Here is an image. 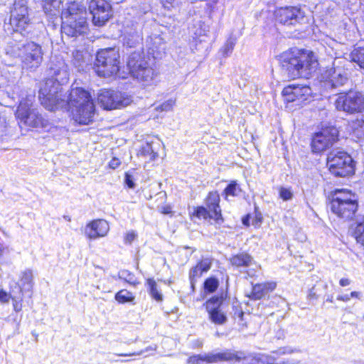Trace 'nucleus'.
Instances as JSON below:
<instances>
[{
  "mask_svg": "<svg viewBox=\"0 0 364 364\" xmlns=\"http://www.w3.org/2000/svg\"><path fill=\"white\" fill-rule=\"evenodd\" d=\"M279 61L282 71L289 79L309 78L318 65L312 52L297 48L282 53Z\"/></svg>",
  "mask_w": 364,
  "mask_h": 364,
  "instance_id": "nucleus-1",
  "label": "nucleus"
},
{
  "mask_svg": "<svg viewBox=\"0 0 364 364\" xmlns=\"http://www.w3.org/2000/svg\"><path fill=\"white\" fill-rule=\"evenodd\" d=\"M53 75L55 80H47L39 90V100L42 105L48 110L65 105L61 98L60 85L66 83L69 79L68 66L63 62L60 63L58 68H53Z\"/></svg>",
  "mask_w": 364,
  "mask_h": 364,
  "instance_id": "nucleus-2",
  "label": "nucleus"
},
{
  "mask_svg": "<svg viewBox=\"0 0 364 364\" xmlns=\"http://www.w3.org/2000/svg\"><path fill=\"white\" fill-rule=\"evenodd\" d=\"M62 31L68 36L74 37L86 32L87 28L85 7L77 2L70 3L62 12Z\"/></svg>",
  "mask_w": 364,
  "mask_h": 364,
  "instance_id": "nucleus-3",
  "label": "nucleus"
},
{
  "mask_svg": "<svg viewBox=\"0 0 364 364\" xmlns=\"http://www.w3.org/2000/svg\"><path fill=\"white\" fill-rule=\"evenodd\" d=\"M7 53L19 58L23 68L27 70H36L43 60L42 47L34 41L16 43L9 46Z\"/></svg>",
  "mask_w": 364,
  "mask_h": 364,
  "instance_id": "nucleus-4",
  "label": "nucleus"
},
{
  "mask_svg": "<svg viewBox=\"0 0 364 364\" xmlns=\"http://www.w3.org/2000/svg\"><path fill=\"white\" fill-rule=\"evenodd\" d=\"M358 201L354 193L347 189H336L331 193L330 208L337 217L350 220L358 210Z\"/></svg>",
  "mask_w": 364,
  "mask_h": 364,
  "instance_id": "nucleus-5",
  "label": "nucleus"
},
{
  "mask_svg": "<svg viewBox=\"0 0 364 364\" xmlns=\"http://www.w3.org/2000/svg\"><path fill=\"white\" fill-rule=\"evenodd\" d=\"M149 60L143 53L134 52L127 61L131 76L144 86L151 85L157 75Z\"/></svg>",
  "mask_w": 364,
  "mask_h": 364,
  "instance_id": "nucleus-6",
  "label": "nucleus"
},
{
  "mask_svg": "<svg viewBox=\"0 0 364 364\" xmlns=\"http://www.w3.org/2000/svg\"><path fill=\"white\" fill-rule=\"evenodd\" d=\"M35 95H29L23 99L16 112V117L19 124L33 128H46L48 122L36 109L32 108Z\"/></svg>",
  "mask_w": 364,
  "mask_h": 364,
  "instance_id": "nucleus-7",
  "label": "nucleus"
},
{
  "mask_svg": "<svg viewBox=\"0 0 364 364\" xmlns=\"http://www.w3.org/2000/svg\"><path fill=\"white\" fill-rule=\"evenodd\" d=\"M119 54L116 49H102L96 55L95 72L100 77L113 76L119 72Z\"/></svg>",
  "mask_w": 364,
  "mask_h": 364,
  "instance_id": "nucleus-8",
  "label": "nucleus"
},
{
  "mask_svg": "<svg viewBox=\"0 0 364 364\" xmlns=\"http://www.w3.org/2000/svg\"><path fill=\"white\" fill-rule=\"evenodd\" d=\"M327 166L336 176L346 177L355 171V163L346 151L333 150L328 154Z\"/></svg>",
  "mask_w": 364,
  "mask_h": 364,
  "instance_id": "nucleus-9",
  "label": "nucleus"
},
{
  "mask_svg": "<svg viewBox=\"0 0 364 364\" xmlns=\"http://www.w3.org/2000/svg\"><path fill=\"white\" fill-rule=\"evenodd\" d=\"M337 110L353 114L364 112V94L356 90L341 93L335 102Z\"/></svg>",
  "mask_w": 364,
  "mask_h": 364,
  "instance_id": "nucleus-10",
  "label": "nucleus"
},
{
  "mask_svg": "<svg viewBox=\"0 0 364 364\" xmlns=\"http://www.w3.org/2000/svg\"><path fill=\"white\" fill-rule=\"evenodd\" d=\"M97 100L105 109L108 110L127 107L133 101L132 97L125 92L109 90H101Z\"/></svg>",
  "mask_w": 364,
  "mask_h": 364,
  "instance_id": "nucleus-11",
  "label": "nucleus"
},
{
  "mask_svg": "<svg viewBox=\"0 0 364 364\" xmlns=\"http://www.w3.org/2000/svg\"><path fill=\"white\" fill-rule=\"evenodd\" d=\"M10 14V24L16 31H24L31 23L26 0H15Z\"/></svg>",
  "mask_w": 364,
  "mask_h": 364,
  "instance_id": "nucleus-12",
  "label": "nucleus"
},
{
  "mask_svg": "<svg viewBox=\"0 0 364 364\" xmlns=\"http://www.w3.org/2000/svg\"><path fill=\"white\" fill-rule=\"evenodd\" d=\"M338 131L334 127L322 129L314 134L311 139V149L314 153H321L331 147L338 140Z\"/></svg>",
  "mask_w": 364,
  "mask_h": 364,
  "instance_id": "nucleus-13",
  "label": "nucleus"
},
{
  "mask_svg": "<svg viewBox=\"0 0 364 364\" xmlns=\"http://www.w3.org/2000/svg\"><path fill=\"white\" fill-rule=\"evenodd\" d=\"M89 11L92 16V23L96 26H104L112 17V6L106 0H91Z\"/></svg>",
  "mask_w": 364,
  "mask_h": 364,
  "instance_id": "nucleus-14",
  "label": "nucleus"
},
{
  "mask_svg": "<svg viewBox=\"0 0 364 364\" xmlns=\"http://www.w3.org/2000/svg\"><path fill=\"white\" fill-rule=\"evenodd\" d=\"M241 353H233L230 350L220 353H209L204 354L193 355L187 360L188 364L215 363L225 360L240 358Z\"/></svg>",
  "mask_w": 364,
  "mask_h": 364,
  "instance_id": "nucleus-15",
  "label": "nucleus"
},
{
  "mask_svg": "<svg viewBox=\"0 0 364 364\" xmlns=\"http://www.w3.org/2000/svg\"><path fill=\"white\" fill-rule=\"evenodd\" d=\"M65 105L64 106H58L52 111L58 109H67L72 110L78 107H82L90 102H93L90 93L81 87H72L67 100L63 99Z\"/></svg>",
  "mask_w": 364,
  "mask_h": 364,
  "instance_id": "nucleus-16",
  "label": "nucleus"
},
{
  "mask_svg": "<svg viewBox=\"0 0 364 364\" xmlns=\"http://www.w3.org/2000/svg\"><path fill=\"white\" fill-rule=\"evenodd\" d=\"M224 301L223 295L213 296L205 303L209 320L215 325H223L227 322L226 314L222 310Z\"/></svg>",
  "mask_w": 364,
  "mask_h": 364,
  "instance_id": "nucleus-17",
  "label": "nucleus"
},
{
  "mask_svg": "<svg viewBox=\"0 0 364 364\" xmlns=\"http://www.w3.org/2000/svg\"><path fill=\"white\" fill-rule=\"evenodd\" d=\"M282 94L287 102H303L311 97L312 91L309 86L289 85L283 89Z\"/></svg>",
  "mask_w": 364,
  "mask_h": 364,
  "instance_id": "nucleus-18",
  "label": "nucleus"
},
{
  "mask_svg": "<svg viewBox=\"0 0 364 364\" xmlns=\"http://www.w3.org/2000/svg\"><path fill=\"white\" fill-rule=\"evenodd\" d=\"M275 16L277 21L284 25L299 23L305 18L304 12L297 7L280 8L276 11Z\"/></svg>",
  "mask_w": 364,
  "mask_h": 364,
  "instance_id": "nucleus-19",
  "label": "nucleus"
},
{
  "mask_svg": "<svg viewBox=\"0 0 364 364\" xmlns=\"http://www.w3.org/2000/svg\"><path fill=\"white\" fill-rule=\"evenodd\" d=\"M340 62L335 60L333 67L328 69L325 73L326 80L333 87L343 85L348 80L347 70L338 65Z\"/></svg>",
  "mask_w": 364,
  "mask_h": 364,
  "instance_id": "nucleus-20",
  "label": "nucleus"
},
{
  "mask_svg": "<svg viewBox=\"0 0 364 364\" xmlns=\"http://www.w3.org/2000/svg\"><path fill=\"white\" fill-rule=\"evenodd\" d=\"M297 349L290 347H282L272 351L270 354H266V364H298L299 360L295 359L282 358V355H289L299 352Z\"/></svg>",
  "mask_w": 364,
  "mask_h": 364,
  "instance_id": "nucleus-21",
  "label": "nucleus"
},
{
  "mask_svg": "<svg viewBox=\"0 0 364 364\" xmlns=\"http://www.w3.org/2000/svg\"><path fill=\"white\" fill-rule=\"evenodd\" d=\"M109 230V223L105 220H94L85 228V235L90 240H95L107 235Z\"/></svg>",
  "mask_w": 364,
  "mask_h": 364,
  "instance_id": "nucleus-22",
  "label": "nucleus"
},
{
  "mask_svg": "<svg viewBox=\"0 0 364 364\" xmlns=\"http://www.w3.org/2000/svg\"><path fill=\"white\" fill-rule=\"evenodd\" d=\"M95 105L93 102L85 104L78 108L71 110L73 119L80 124H89L93 121L95 114Z\"/></svg>",
  "mask_w": 364,
  "mask_h": 364,
  "instance_id": "nucleus-23",
  "label": "nucleus"
},
{
  "mask_svg": "<svg viewBox=\"0 0 364 364\" xmlns=\"http://www.w3.org/2000/svg\"><path fill=\"white\" fill-rule=\"evenodd\" d=\"M207 208L198 207L196 210V216L198 218L213 219L217 222L222 220L221 210L219 204L216 205H206Z\"/></svg>",
  "mask_w": 364,
  "mask_h": 364,
  "instance_id": "nucleus-24",
  "label": "nucleus"
},
{
  "mask_svg": "<svg viewBox=\"0 0 364 364\" xmlns=\"http://www.w3.org/2000/svg\"><path fill=\"white\" fill-rule=\"evenodd\" d=\"M211 267V260L208 258L202 259L195 267L191 269L189 272V278L192 288H194V284L197 278L200 277L203 272H208Z\"/></svg>",
  "mask_w": 364,
  "mask_h": 364,
  "instance_id": "nucleus-25",
  "label": "nucleus"
},
{
  "mask_svg": "<svg viewBox=\"0 0 364 364\" xmlns=\"http://www.w3.org/2000/svg\"><path fill=\"white\" fill-rule=\"evenodd\" d=\"M276 287L274 282L257 284L253 286L250 299L254 300L260 299L269 291H273Z\"/></svg>",
  "mask_w": 364,
  "mask_h": 364,
  "instance_id": "nucleus-26",
  "label": "nucleus"
},
{
  "mask_svg": "<svg viewBox=\"0 0 364 364\" xmlns=\"http://www.w3.org/2000/svg\"><path fill=\"white\" fill-rule=\"evenodd\" d=\"M230 262L232 266L236 267H247L252 264V258L247 253H240L232 256L230 259Z\"/></svg>",
  "mask_w": 364,
  "mask_h": 364,
  "instance_id": "nucleus-27",
  "label": "nucleus"
},
{
  "mask_svg": "<svg viewBox=\"0 0 364 364\" xmlns=\"http://www.w3.org/2000/svg\"><path fill=\"white\" fill-rule=\"evenodd\" d=\"M41 4L46 14L55 16L59 12L62 0H41Z\"/></svg>",
  "mask_w": 364,
  "mask_h": 364,
  "instance_id": "nucleus-28",
  "label": "nucleus"
},
{
  "mask_svg": "<svg viewBox=\"0 0 364 364\" xmlns=\"http://www.w3.org/2000/svg\"><path fill=\"white\" fill-rule=\"evenodd\" d=\"M21 291H30L33 287V273L30 269H26L22 272L21 277Z\"/></svg>",
  "mask_w": 364,
  "mask_h": 364,
  "instance_id": "nucleus-29",
  "label": "nucleus"
},
{
  "mask_svg": "<svg viewBox=\"0 0 364 364\" xmlns=\"http://www.w3.org/2000/svg\"><path fill=\"white\" fill-rule=\"evenodd\" d=\"M90 59V55L87 52L81 50H75L73 53V64L78 68H82Z\"/></svg>",
  "mask_w": 364,
  "mask_h": 364,
  "instance_id": "nucleus-30",
  "label": "nucleus"
},
{
  "mask_svg": "<svg viewBox=\"0 0 364 364\" xmlns=\"http://www.w3.org/2000/svg\"><path fill=\"white\" fill-rule=\"evenodd\" d=\"M156 144L154 143H146L142 146L140 154L141 156L147 158L149 161H154L159 156L158 152L156 150Z\"/></svg>",
  "mask_w": 364,
  "mask_h": 364,
  "instance_id": "nucleus-31",
  "label": "nucleus"
},
{
  "mask_svg": "<svg viewBox=\"0 0 364 364\" xmlns=\"http://www.w3.org/2000/svg\"><path fill=\"white\" fill-rule=\"evenodd\" d=\"M350 126L353 133L359 138L364 137V115H361L360 117L353 120Z\"/></svg>",
  "mask_w": 364,
  "mask_h": 364,
  "instance_id": "nucleus-32",
  "label": "nucleus"
},
{
  "mask_svg": "<svg viewBox=\"0 0 364 364\" xmlns=\"http://www.w3.org/2000/svg\"><path fill=\"white\" fill-rule=\"evenodd\" d=\"M116 301L120 304L132 303L134 301L135 296L127 289L119 291L114 296Z\"/></svg>",
  "mask_w": 364,
  "mask_h": 364,
  "instance_id": "nucleus-33",
  "label": "nucleus"
},
{
  "mask_svg": "<svg viewBox=\"0 0 364 364\" xmlns=\"http://www.w3.org/2000/svg\"><path fill=\"white\" fill-rule=\"evenodd\" d=\"M353 236L358 243L364 245V219L356 223L353 230Z\"/></svg>",
  "mask_w": 364,
  "mask_h": 364,
  "instance_id": "nucleus-34",
  "label": "nucleus"
},
{
  "mask_svg": "<svg viewBox=\"0 0 364 364\" xmlns=\"http://www.w3.org/2000/svg\"><path fill=\"white\" fill-rule=\"evenodd\" d=\"M351 58L361 68H364V47L355 48L351 53Z\"/></svg>",
  "mask_w": 364,
  "mask_h": 364,
  "instance_id": "nucleus-35",
  "label": "nucleus"
},
{
  "mask_svg": "<svg viewBox=\"0 0 364 364\" xmlns=\"http://www.w3.org/2000/svg\"><path fill=\"white\" fill-rule=\"evenodd\" d=\"M146 282L149 287V292L151 296L157 301H162V294L158 290L156 282L153 279H148Z\"/></svg>",
  "mask_w": 364,
  "mask_h": 364,
  "instance_id": "nucleus-36",
  "label": "nucleus"
},
{
  "mask_svg": "<svg viewBox=\"0 0 364 364\" xmlns=\"http://www.w3.org/2000/svg\"><path fill=\"white\" fill-rule=\"evenodd\" d=\"M224 192L227 196H238L242 192V189L240 185L235 181H232L225 188Z\"/></svg>",
  "mask_w": 364,
  "mask_h": 364,
  "instance_id": "nucleus-37",
  "label": "nucleus"
},
{
  "mask_svg": "<svg viewBox=\"0 0 364 364\" xmlns=\"http://www.w3.org/2000/svg\"><path fill=\"white\" fill-rule=\"evenodd\" d=\"M231 352L233 353H241L242 356H240V358L233 359V360H231L230 361L237 362V361H240L241 360H244L245 362V364H259L258 354L250 355L245 356V353L241 351H231Z\"/></svg>",
  "mask_w": 364,
  "mask_h": 364,
  "instance_id": "nucleus-38",
  "label": "nucleus"
},
{
  "mask_svg": "<svg viewBox=\"0 0 364 364\" xmlns=\"http://www.w3.org/2000/svg\"><path fill=\"white\" fill-rule=\"evenodd\" d=\"M119 278L124 280L131 285L136 286L139 282L136 281L134 275L128 271H121L119 272Z\"/></svg>",
  "mask_w": 364,
  "mask_h": 364,
  "instance_id": "nucleus-39",
  "label": "nucleus"
},
{
  "mask_svg": "<svg viewBox=\"0 0 364 364\" xmlns=\"http://www.w3.org/2000/svg\"><path fill=\"white\" fill-rule=\"evenodd\" d=\"M219 282L214 277L207 279L204 282V289L209 293L214 292L218 287Z\"/></svg>",
  "mask_w": 364,
  "mask_h": 364,
  "instance_id": "nucleus-40",
  "label": "nucleus"
},
{
  "mask_svg": "<svg viewBox=\"0 0 364 364\" xmlns=\"http://www.w3.org/2000/svg\"><path fill=\"white\" fill-rule=\"evenodd\" d=\"M236 40L233 38H229L221 48V52L224 56L229 55L233 50Z\"/></svg>",
  "mask_w": 364,
  "mask_h": 364,
  "instance_id": "nucleus-41",
  "label": "nucleus"
},
{
  "mask_svg": "<svg viewBox=\"0 0 364 364\" xmlns=\"http://www.w3.org/2000/svg\"><path fill=\"white\" fill-rule=\"evenodd\" d=\"M176 104V100L173 99H169L164 102H163L161 105L156 107V109L157 111L160 112H168L173 109L174 105Z\"/></svg>",
  "mask_w": 364,
  "mask_h": 364,
  "instance_id": "nucleus-42",
  "label": "nucleus"
},
{
  "mask_svg": "<svg viewBox=\"0 0 364 364\" xmlns=\"http://www.w3.org/2000/svg\"><path fill=\"white\" fill-rule=\"evenodd\" d=\"M279 197L283 200H289L293 197V193L291 190V188H285V187H280L279 190Z\"/></svg>",
  "mask_w": 364,
  "mask_h": 364,
  "instance_id": "nucleus-43",
  "label": "nucleus"
},
{
  "mask_svg": "<svg viewBox=\"0 0 364 364\" xmlns=\"http://www.w3.org/2000/svg\"><path fill=\"white\" fill-rule=\"evenodd\" d=\"M219 202L220 196L217 192H211L209 193L206 200V205H216L217 204H219Z\"/></svg>",
  "mask_w": 364,
  "mask_h": 364,
  "instance_id": "nucleus-44",
  "label": "nucleus"
},
{
  "mask_svg": "<svg viewBox=\"0 0 364 364\" xmlns=\"http://www.w3.org/2000/svg\"><path fill=\"white\" fill-rule=\"evenodd\" d=\"M232 309H233V312L232 313V317L235 319L238 318L239 321H242L244 312L242 311L240 306L239 305L233 306Z\"/></svg>",
  "mask_w": 364,
  "mask_h": 364,
  "instance_id": "nucleus-45",
  "label": "nucleus"
},
{
  "mask_svg": "<svg viewBox=\"0 0 364 364\" xmlns=\"http://www.w3.org/2000/svg\"><path fill=\"white\" fill-rule=\"evenodd\" d=\"M125 183L129 188H134L135 183L134 182L133 176L129 173H126L125 174Z\"/></svg>",
  "mask_w": 364,
  "mask_h": 364,
  "instance_id": "nucleus-46",
  "label": "nucleus"
},
{
  "mask_svg": "<svg viewBox=\"0 0 364 364\" xmlns=\"http://www.w3.org/2000/svg\"><path fill=\"white\" fill-rule=\"evenodd\" d=\"M136 237V234L134 231L128 232L124 237V242L127 244H131Z\"/></svg>",
  "mask_w": 364,
  "mask_h": 364,
  "instance_id": "nucleus-47",
  "label": "nucleus"
},
{
  "mask_svg": "<svg viewBox=\"0 0 364 364\" xmlns=\"http://www.w3.org/2000/svg\"><path fill=\"white\" fill-rule=\"evenodd\" d=\"M165 7H173L178 4L179 0H161Z\"/></svg>",
  "mask_w": 364,
  "mask_h": 364,
  "instance_id": "nucleus-48",
  "label": "nucleus"
},
{
  "mask_svg": "<svg viewBox=\"0 0 364 364\" xmlns=\"http://www.w3.org/2000/svg\"><path fill=\"white\" fill-rule=\"evenodd\" d=\"M121 164V161L119 159L117 158H113L109 163V166L112 168V169H115L117 168V167L119 166V165Z\"/></svg>",
  "mask_w": 364,
  "mask_h": 364,
  "instance_id": "nucleus-49",
  "label": "nucleus"
},
{
  "mask_svg": "<svg viewBox=\"0 0 364 364\" xmlns=\"http://www.w3.org/2000/svg\"><path fill=\"white\" fill-rule=\"evenodd\" d=\"M9 295L4 290L0 291V301L2 303H7L9 299Z\"/></svg>",
  "mask_w": 364,
  "mask_h": 364,
  "instance_id": "nucleus-50",
  "label": "nucleus"
},
{
  "mask_svg": "<svg viewBox=\"0 0 364 364\" xmlns=\"http://www.w3.org/2000/svg\"><path fill=\"white\" fill-rule=\"evenodd\" d=\"M159 211L164 215L171 213V207L170 205H164L159 208Z\"/></svg>",
  "mask_w": 364,
  "mask_h": 364,
  "instance_id": "nucleus-51",
  "label": "nucleus"
},
{
  "mask_svg": "<svg viewBox=\"0 0 364 364\" xmlns=\"http://www.w3.org/2000/svg\"><path fill=\"white\" fill-rule=\"evenodd\" d=\"M9 247L5 245L3 242H0V258L5 252H9Z\"/></svg>",
  "mask_w": 364,
  "mask_h": 364,
  "instance_id": "nucleus-52",
  "label": "nucleus"
},
{
  "mask_svg": "<svg viewBox=\"0 0 364 364\" xmlns=\"http://www.w3.org/2000/svg\"><path fill=\"white\" fill-rule=\"evenodd\" d=\"M266 354H258V363L259 364H266Z\"/></svg>",
  "mask_w": 364,
  "mask_h": 364,
  "instance_id": "nucleus-53",
  "label": "nucleus"
},
{
  "mask_svg": "<svg viewBox=\"0 0 364 364\" xmlns=\"http://www.w3.org/2000/svg\"><path fill=\"white\" fill-rule=\"evenodd\" d=\"M350 299V295L344 294V295H340L337 297V300L342 301H348Z\"/></svg>",
  "mask_w": 364,
  "mask_h": 364,
  "instance_id": "nucleus-54",
  "label": "nucleus"
},
{
  "mask_svg": "<svg viewBox=\"0 0 364 364\" xmlns=\"http://www.w3.org/2000/svg\"><path fill=\"white\" fill-rule=\"evenodd\" d=\"M339 284L342 287H346L350 284V281L347 278H343L340 280Z\"/></svg>",
  "mask_w": 364,
  "mask_h": 364,
  "instance_id": "nucleus-55",
  "label": "nucleus"
},
{
  "mask_svg": "<svg viewBox=\"0 0 364 364\" xmlns=\"http://www.w3.org/2000/svg\"><path fill=\"white\" fill-rule=\"evenodd\" d=\"M360 295H361V293L359 292V291H352L350 293V297H355V298H357V299H360Z\"/></svg>",
  "mask_w": 364,
  "mask_h": 364,
  "instance_id": "nucleus-56",
  "label": "nucleus"
},
{
  "mask_svg": "<svg viewBox=\"0 0 364 364\" xmlns=\"http://www.w3.org/2000/svg\"><path fill=\"white\" fill-rule=\"evenodd\" d=\"M314 290V288H312L311 290H310V292L309 294V298H314V299H316L317 296H316V294L313 291Z\"/></svg>",
  "mask_w": 364,
  "mask_h": 364,
  "instance_id": "nucleus-57",
  "label": "nucleus"
},
{
  "mask_svg": "<svg viewBox=\"0 0 364 364\" xmlns=\"http://www.w3.org/2000/svg\"><path fill=\"white\" fill-rule=\"evenodd\" d=\"M14 310L16 311L21 310V306H18V305L17 304H14Z\"/></svg>",
  "mask_w": 364,
  "mask_h": 364,
  "instance_id": "nucleus-58",
  "label": "nucleus"
},
{
  "mask_svg": "<svg viewBox=\"0 0 364 364\" xmlns=\"http://www.w3.org/2000/svg\"><path fill=\"white\" fill-rule=\"evenodd\" d=\"M242 223L243 224L248 225V218H243Z\"/></svg>",
  "mask_w": 364,
  "mask_h": 364,
  "instance_id": "nucleus-59",
  "label": "nucleus"
},
{
  "mask_svg": "<svg viewBox=\"0 0 364 364\" xmlns=\"http://www.w3.org/2000/svg\"><path fill=\"white\" fill-rule=\"evenodd\" d=\"M64 218H65L66 220H68V221H70V220H71L69 216H68V215H65V216H64Z\"/></svg>",
  "mask_w": 364,
  "mask_h": 364,
  "instance_id": "nucleus-60",
  "label": "nucleus"
},
{
  "mask_svg": "<svg viewBox=\"0 0 364 364\" xmlns=\"http://www.w3.org/2000/svg\"><path fill=\"white\" fill-rule=\"evenodd\" d=\"M135 355V353H132V354H121L120 355H121V356H127V355Z\"/></svg>",
  "mask_w": 364,
  "mask_h": 364,
  "instance_id": "nucleus-61",
  "label": "nucleus"
},
{
  "mask_svg": "<svg viewBox=\"0 0 364 364\" xmlns=\"http://www.w3.org/2000/svg\"><path fill=\"white\" fill-rule=\"evenodd\" d=\"M361 3L364 4V0H360Z\"/></svg>",
  "mask_w": 364,
  "mask_h": 364,
  "instance_id": "nucleus-62",
  "label": "nucleus"
},
{
  "mask_svg": "<svg viewBox=\"0 0 364 364\" xmlns=\"http://www.w3.org/2000/svg\"><path fill=\"white\" fill-rule=\"evenodd\" d=\"M152 350H154L156 348H150Z\"/></svg>",
  "mask_w": 364,
  "mask_h": 364,
  "instance_id": "nucleus-63",
  "label": "nucleus"
}]
</instances>
